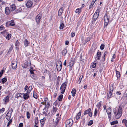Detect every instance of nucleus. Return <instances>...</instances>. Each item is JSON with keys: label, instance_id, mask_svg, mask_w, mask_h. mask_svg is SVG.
Returning a JSON list of instances; mask_svg holds the SVG:
<instances>
[{"label": "nucleus", "instance_id": "f257e3e1", "mask_svg": "<svg viewBox=\"0 0 127 127\" xmlns=\"http://www.w3.org/2000/svg\"><path fill=\"white\" fill-rule=\"evenodd\" d=\"M113 111L115 115V118L117 119L120 118L122 114V110L121 106H119L118 110H117L116 108L114 109Z\"/></svg>", "mask_w": 127, "mask_h": 127}, {"label": "nucleus", "instance_id": "f03ea898", "mask_svg": "<svg viewBox=\"0 0 127 127\" xmlns=\"http://www.w3.org/2000/svg\"><path fill=\"white\" fill-rule=\"evenodd\" d=\"M104 19L105 23L104 25L106 26L108 24L109 19V13H106L104 16Z\"/></svg>", "mask_w": 127, "mask_h": 127}, {"label": "nucleus", "instance_id": "7ed1b4c3", "mask_svg": "<svg viewBox=\"0 0 127 127\" xmlns=\"http://www.w3.org/2000/svg\"><path fill=\"white\" fill-rule=\"evenodd\" d=\"M67 83L66 82L63 83L61 85L60 89L61 90V93L63 94L65 91Z\"/></svg>", "mask_w": 127, "mask_h": 127}, {"label": "nucleus", "instance_id": "20e7f679", "mask_svg": "<svg viewBox=\"0 0 127 127\" xmlns=\"http://www.w3.org/2000/svg\"><path fill=\"white\" fill-rule=\"evenodd\" d=\"M13 109L12 108H10L6 115V117L8 120H9L10 119L13 112Z\"/></svg>", "mask_w": 127, "mask_h": 127}, {"label": "nucleus", "instance_id": "39448f33", "mask_svg": "<svg viewBox=\"0 0 127 127\" xmlns=\"http://www.w3.org/2000/svg\"><path fill=\"white\" fill-rule=\"evenodd\" d=\"M73 124V120L71 119H69L66 121V125L67 127H70L72 126Z\"/></svg>", "mask_w": 127, "mask_h": 127}, {"label": "nucleus", "instance_id": "423d86ee", "mask_svg": "<svg viewBox=\"0 0 127 127\" xmlns=\"http://www.w3.org/2000/svg\"><path fill=\"white\" fill-rule=\"evenodd\" d=\"M84 115L88 114L89 116L91 117L92 116V113L91 111L90 108H89L88 109L85 110L83 113Z\"/></svg>", "mask_w": 127, "mask_h": 127}, {"label": "nucleus", "instance_id": "0eeeda50", "mask_svg": "<svg viewBox=\"0 0 127 127\" xmlns=\"http://www.w3.org/2000/svg\"><path fill=\"white\" fill-rule=\"evenodd\" d=\"M106 111L108 114V117L109 119V121H110V120L111 119L112 116L111 109V108L109 107L106 109Z\"/></svg>", "mask_w": 127, "mask_h": 127}, {"label": "nucleus", "instance_id": "6e6552de", "mask_svg": "<svg viewBox=\"0 0 127 127\" xmlns=\"http://www.w3.org/2000/svg\"><path fill=\"white\" fill-rule=\"evenodd\" d=\"M1 33L3 34L4 36L5 35H7V36L6 37V38L7 39L9 40L11 37V34L6 32V30H5L3 31L2 32H1Z\"/></svg>", "mask_w": 127, "mask_h": 127}, {"label": "nucleus", "instance_id": "1a4fd4ad", "mask_svg": "<svg viewBox=\"0 0 127 127\" xmlns=\"http://www.w3.org/2000/svg\"><path fill=\"white\" fill-rule=\"evenodd\" d=\"M17 62L15 60H13L11 62V65L12 68L14 69H16L17 67Z\"/></svg>", "mask_w": 127, "mask_h": 127}, {"label": "nucleus", "instance_id": "9d476101", "mask_svg": "<svg viewBox=\"0 0 127 127\" xmlns=\"http://www.w3.org/2000/svg\"><path fill=\"white\" fill-rule=\"evenodd\" d=\"M56 67L58 71H60L61 70L62 68V63L61 61L58 62V63L57 64Z\"/></svg>", "mask_w": 127, "mask_h": 127}, {"label": "nucleus", "instance_id": "9b49d317", "mask_svg": "<svg viewBox=\"0 0 127 127\" xmlns=\"http://www.w3.org/2000/svg\"><path fill=\"white\" fill-rule=\"evenodd\" d=\"M42 16V13H39L38 14L36 17L35 19L36 22L37 24L39 23L40 22V19Z\"/></svg>", "mask_w": 127, "mask_h": 127}, {"label": "nucleus", "instance_id": "f8f14e48", "mask_svg": "<svg viewBox=\"0 0 127 127\" xmlns=\"http://www.w3.org/2000/svg\"><path fill=\"white\" fill-rule=\"evenodd\" d=\"M32 4L33 3L32 1L30 0H28L26 3V5L27 8H29L32 6Z\"/></svg>", "mask_w": 127, "mask_h": 127}, {"label": "nucleus", "instance_id": "ddd939ff", "mask_svg": "<svg viewBox=\"0 0 127 127\" xmlns=\"http://www.w3.org/2000/svg\"><path fill=\"white\" fill-rule=\"evenodd\" d=\"M57 108L53 106L50 112V113H49V114L52 115L54 114L57 110Z\"/></svg>", "mask_w": 127, "mask_h": 127}, {"label": "nucleus", "instance_id": "4468645a", "mask_svg": "<svg viewBox=\"0 0 127 127\" xmlns=\"http://www.w3.org/2000/svg\"><path fill=\"white\" fill-rule=\"evenodd\" d=\"M101 52H99V50H98L97 53L96 57V59L99 60L101 57Z\"/></svg>", "mask_w": 127, "mask_h": 127}, {"label": "nucleus", "instance_id": "2eb2a0df", "mask_svg": "<svg viewBox=\"0 0 127 127\" xmlns=\"http://www.w3.org/2000/svg\"><path fill=\"white\" fill-rule=\"evenodd\" d=\"M10 10L8 7H6L5 9V12L6 15H9L10 13Z\"/></svg>", "mask_w": 127, "mask_h": 127}, {"label": "nucleus", "instance_id": "dca6fc26", "mask_svg": "<svg viewBox=\"0 0 127 127\" xmlns=\"http://www.w3.org/2000/svg\"><path fill=\"white\" fill-rule=\"evenodd\" d=\"M10 10L11 11H13L16 9V7L14 4H13L10 5Z\"/></svg>", "mask_w": 127, "mask_h": 127}, {"label": "nucleus", "instance_id": "f3484780", "mask_svg": "<svg viewBox=\"0 0 127 127\" xmlns=\"http://www.w3.org/2000/svg\"><path fill=\"white\" fill-rule=\"evenodd\" d=\"M75 59L74 58H71V61L69 63V66L71 67L73 66V64L74 63Z\"/></svg>", "mask_w": 127, "mask_h": 127}, {"label": "nucleus", "instance_id": "a211bd4d", "mask_svg": "<svg viewBox=\"0 0 127 127\" xmlns=\"http://www.w3.org/2000/svg\"><path fill=\"white\" fill-rule=\"evenodd\" d=\"M64 11V9L63 7H61L59 9L58 11V15L59 16H61Z\"/></svg>", "mask_w": 127, "mask_h": 127}, {"label": "nucleus", "instance_id": "6ab92c4d", "mask_svg": "<svg viewBox=\"0 0 127 127\" xmlns=\"http://www.w3.org/2000/svg\"><path fill=\"white\" fill-rule=\"evenodd\" d=\"M112 92L110 91L108 92L107 94V98L108 99L111 98L112 97Z\"/></svg>", "mask_w": 127, "mask_h": 127}, {"label": "nucleus", "instance_id": "aec40b11", "mask_svg": "<svg viewBox=\"0 0 127 127\" xmlns=\"http://www.w3.org/2000/svg\"><path fill=\"white\" fill-rule=\"evenodd\" d=\"M23 94V96L24 99L25 100L27 99L29 97V96L28 94L26 93Z\"/></svg>", "mask_w": 127, "mask_h": 127}, {"label": "nucleus", "instance_id": "412c9836", "mask_svg": "<svg viewBox=\"0 0 127 127\" xmlns=\"http://www.w3.org/2000/svg\"><path fill=\"white\" fill-rule=\"evenodd\" d=\"M46 120V119L44 118L43 119H41L40 120L41 123V126H43L44 125L45 121Z\"/></svg>", "mask_w": 127, "mask_h": 127}, {"label": "nucleus", "instance_id": "4be33fe9", "mask_svg": "<svg viewBox=\"0 0 127 127\" xmlns=\"http://www.w3.org/2000/svg\"><path fill=\"white\" fill-rule=\"evenodd\" d=\"M81 114V112L80 111L77 114L76 116V118L77 120L79 119L80 118V116Z\"/></svg>", "mask_w": 127, "mask_h": 127}, {"label": "nucleus", "instance_id": "5701e85b", "mask_svg": "<svg viewBox=\"0 0 127 127\" xmlns=\"http://www.w3.org/2000/svg\"><path fill=\"white\" fill-rule=\"evenodd\" d=\"M4 101H5V104H6V102L8 101H9V96H8L5 97L3 99Z\"/></svg>", "mask_w": 127, "mask_h": 127}, {"label": "nucleus", "instance_id": "b1692460", "mask_svg": "<svg viewBox=\"0 0 127 127\" xmlns=\"http://www.w3.org/2000/svg\"><path fill=\"white\" fill-rule=\"evenodd\" d=\"M82 9V7L76 9L75 11V12L76 13H78V14H79L81 12Z\"/></svg>", "mask_w": 127, "mask_h": 127}, {"label": "nucleus", "instance_id": "393cba45", "mask_svg": "<svg viewBox=\"0 0 127 127\" xmlns=\"http://www.w3.org/2000/svg\"><path fill=\"white\" fill-rule=\"evenodd\" d=\"M30 76L33 79L36 80L37 79V78L36 75L34 74L30 75Z\"/></svg>", "mask_w": 127, "mask_h": 127}, {"label": "nucleus", "instance_id": "a878e982", "mask_svg": "<svg viewBox=\"0 0 127 127\" xmlns=\"http://www.w3.org/2000/svg\"><path fill=\"white\" fill-rule=\"evenodd\" d=\"M76 92V90L74 88H73L72 89V91L71 92V93L72 94V96H73L74 97L75 96Z\"/></svg>", "mask_w": 127, "mask_h": 127}, {"label": "nucleus", "instance_id": "bb28decb", "mask_svg": "<svg viewBox=\"0 0 127 127\" xmlns=\"http://www.w3.org/2000/svg\"><path fill=\"white\" fill-rule=\"evenodd\" d=\"M34 121L35 122L34 125H37L38 123L39 122L38 117H36L35 118Z\"/></svg>", "mask_w": 127, "mask_h": 127}, {"label": "nucleus", "instance_id": "cd10ccee", "mask_svg": "<svg viewBox=\"0 0 127 127\" xmlns=\"http://www.w3.org/2000/svg\"><path fill=\"white\" fill-rule=\"evenodd\" d=\"M96 0H93L89 7V9H90L92 7L94 3Z\"/></svg>", "mask_w": 127, "mask_h": 127}, {"label": "nucleus", "instance_id": "c85d7f7f", "mask_svg": "<svg viewBox=\"0 0 127 127\" xmlns=\"http://www.w3.org/2000/svg\"><path fill=\"white\" fill-rule=\"evenodd\" d=\"M116 75V76L118 79L120 77V72L117 71V70L115 71Z\"/></svg>", "mask_w": 127, "mask_h": 127}, {"label": "nucleus", "instance_id": "c756f323", "mask_svg": "<svg viewBox=\"0 0 127 127\" xmlns=\"http://www.w3.org/2000/svg\"><path fill=\"white\" fill-rule=\"evenodd\" d=\"M100 12V10L99 9L97 10L96 12L95 13L94 15L98 17Z\"/></svg>", "mask_w": 127, "mask_h": 127}, {"label": "nucleus", "instance_id": "7c9ffc66", "mask_svg": "<svg viewBox=\"0 0 127 127\" xmlns=\"http://www.w3.org/2000/svg\"><path fill=\"white\" fill-rule=\"evenodd\" d=\"M64 26V23L63 22H61L60 24L59 28L60 29L62 30L63 29Z\"/></svg>", "mask_w": 127, "mask_h": 127}, {"label": "nucleus", "instance_id": "2f4dec72", "mask_svg": "<svg viewBox=\"0 0 127 127\" xmlns=\"http://www.w3.org/2000/svg\"><path fill=\"white\" fill-rule=\"evenodd\" d=\"M10 21V26H14L15 25V23L14 22V21L13 20H11Z\"/></svg>", "mask_w": 127, "mask_h": 127}, {"label": "nucleus", "instance_id": "473e14b6", "mask_svg": "<svg viewBox=\"0 0 127 127\" xmlns=\"http://www.w3.org/2000/svg\"><path fill=\"white\" fill-rule=\"evenodd\" d=\"M27 64L25 65L24 67L26 68L28 66H30L31 65V61L30 60L27 61Z\"/></svg>", "mask_w": 127, "mask_h": 127}, {"label": "nucleus", "instance_id": "72a5a7b5", "mask_svg": "<svg viewBox=\"0 0 127 127\" xmlns=\"http://www.w3.org/2000/svg\"><path fill=\"white\" fill-rule=\"evenodd\" d=\"M113 90V87L112 85H111L109 86V92L110 91L112 92Z\"/></svg>", "mask_w": 127, "mask_h": 127}, {"label": "nucleus", "instance_id": "f704fd0d", "mask_svg": "<svg viewBox=\"0 0 127 127\" xmlns=\"http://www.w3.org/2000/svg\"><path fill=\"white\" fill-rule=\"evenodd\" d=\"M24 45L25 46V47H27L29 44V41H28L27 40L25 39L24 42Z\"/></svg>", "mask_w": 127, "mask_h": 127}, {"label": "nucleus", "instance_id": "c9c22d12", "mask_svg": "<svg viewBox=\"0 0 127 127\" xmlns=\"http://www.w3.org/2000/svg\"><path fill=\"white\" fill-rule=\"evenodd\" d=\"M45 104L47 109H48V108H49L50 105V102L47 101L45 103Z\"/></svg>", "mask_w": 127, "mask_h": 127}, {"label": "nucleus", "instance_id": "e433bc0d", "mask_svg": "<svg viewBox=\"0 0 127 127\" xmlns=\"http://www.w3.org/2000/svg\"><path fill=\"white\" fill-rule=\"evenodd\" d=\"M47 110L46 111V108H44L43 110V114L46 115H47Z\"/></svg>", "mask_w": 127, "mask_h": 127}, {"label": "nucleus", "instance_id": "4c0bfd02", "mask_svg": "<svg viewBox=\"0 0 127 127\" xmlns=\"http://www.w3.org/2000/svg\"><path fill=\"white\" fill-rule=\"evenodd\" d=\"M67 51L66 49H65L64 50H63L61 52L63 55L65 56L66 54L67 53Z\"/></svg>", "mask_w": 127, "mask_h": 127}, {"label": "nucleus", "instance_id": "58836bf2", "mask_svg": "<svg viewBox=\"0 0 127 127\" xmlns=\"http://www.w3.org/2000/svg\"><path fill=\"white\" fill-rule=\"evenodd\" d=\"M63 97V95L62 94L60 95L58 97V100L59 101H61Z\"/></svg>", "mask_w": 127, "mask_h": 127}, {"label": "nucleus", "instance_id": "ea45409f", "mask_svg": "<svg viewBox=\"0 0 127 127\" xmlns=\"http://www.w3.org/2000/svg\"><path fill=\"white\" fill-rule=\"evenodd\" d=\"M22 94L21 93H18L16 95L15 98H18L19 97H21V96Z\"/></svg>", "mask_w": 127, "mask_h": 127}, {"label": "nucleus", "instance_id": "a19ab883", "mask_svg": "<svg viewBox=\"0 0 127 127\" xmlns=\"http://www.w3.org/2000/svg\"><path fill=\"white\" fill-rule=\"evenodd\" d=\"M122 122L124 123L126 127H127V121L126 119H123L122 121Z\"/></svg>", "mask_w": 127, "mask_h": 127}, {"label": "nucleus", "instance_id": "79ce46f5", "mask_svg": "<svg viewBox=\"0 0 127 127\" xmlns=\"http://www.w3.org/2000/svg\"><path fill=\"white\" fill-rule=\"evenodd\" d=\"M56 116L57 117L56 118V119L57 120L56 122V125L57 124V123L58 122L59 120V119L60 118L59 117V114H57L56 115Z\"/></svg>", "mask_w": 127, "mask_h": 127}, {"label": "nucleus", "instance_id": "37998d69", "mask_svg": "<svg viewBox=\"0 0 127 127\" xmlns=\"http://www.w3.org/2000/svg\"><path fill=\"white\" fill-rule=\"evenodd\" d=\"M98 111V110L96 108L94 112V116H95V117L96 116H97V115Z\"/></svg>", "mask_w": 127, "mask_h": 127}, {"label": "nucleus", "instance_id": "c03bdc74", "mask_svg": "<svg viewBox=\"0 0 127 127\" xmlns=\"http://www.w3.org/2000/svg\"><path fill=\"white\" fill-rule=\"evenodd\" d=\"M101 102L100 101V102H99L96 105V106L98 108V110L99 109L101 106Z\"/></svg>", "mask_w": 127, "mask_h": 127}, {"label": "nucleus", "instance_id": "a18cd8bd", "mask_svg": "<svg viewBox=\"0 0 127 127\" xmlns=\"http://www.w3.org/2000/svg\"><path fill=\"white\" fill-rule=\"evenodd\" d=\"M118 123V121L117 120L113 121L111 122L110 124L111 125H113L115 124H117Z\"/></svg>", "mask_w": 127, "mask_h": 127}, {"label": "nucleus", "instance_id": "49530a36", "mask_svg": "<svg viewBox=\"0 0 127 127\" xmlns=\"http://www.w3.org/2000/svg\"><path fill=\"white\" fill-rule=\"evenodd\" d=\"M83 76L82 75H81L80 76L79 78L77 81V82L79 84H80V83L82 79V78H83Z\"/></svg>", "mask_w": 127, "mask_h": 127}, {"label": "nucleus", "instance_id": "de8ad7c7", "mask_svg": "<svg viewBox=\"0 0 127 127\" xmlns=\"http://www.w3.org/2000/svg\"><path fill=\"white\" fill-rule=\"evenodd\" d=\"M7 79L6 78L4 77L3 78L2 80V83L4 84V83L7 81Z\"/></svg>", "mask_w": 127, "mask_h": 127}, {"label": "nucleus", "instance_id": "09e8293b", "mask_svg": "<svg viewBox=\"0 0 127 127\" xmlns=\"http://www.w3.org/2000/svg\"><path fill=\"white\" fill-rule=\"evenodd\" d=\"M48 98H44V101L41 102V104H45V103L48 100Z\"/></svg>", "mask_w": 127, "mask_h": 127}, {"label": "nucleus", "instance_id": "8fccbe9b", "mask_svg": "<svg viewBox=\"0 0 127 127\" xmlns=\"http://www.w3.org/2000/svg\"><path fill=\"white\" fill-rule=\"evenodd\" d=\"M92 67L93 68H95L96 65V64L95 63H91Z\"/></svg>", "mask_w": 127, "mask_h": 127}, {"label": "nucleus", "instance_id": "3c124183", "mask_svg": "<svg viewBox=\"0 0 127 127\" xmlns=\"http://www.w3.org/2000/svg\"><path fill=\"white\" fill-rule=\"evenodd\" d=\"M26 115L27 118L29 119L30 117V114L29 112L28 111H27L26 113Z\"/></svg>", "mask_w": 127, "mask_h": 127}, {"label": "nucleus", "instance_id": "603ef678", "mask_svg": "<svg viewBox=\"0 0 127 127\" xmlns=\"http://www.w3.org/2000/svg\"><path fill=\"white\" fill-rule=\"evenodd\" d=\"M98 17L95 16L94 15L93 18V21H95L97 19Z\"/></svg>", "mask_w": 127, "mask_h": 127}, {"label": "nucleus", "instance_id": "864d4df0", "mask_svg": "<svg viewBox=\"0 0 127 127\" xmlns=\"http://www.w3.org/2000/svg\"><path fill=\"white\" fill-rule=\"evenodd\" d=\"M107 51H106L104 53L103 55L104 57V59H103L102 60L103 61H104L105 60V55L107 54Z\"/></svg>", "mask_w": 127, "mask_h": 127}, {"label": "nucleus", "instance_id": "5fc2aeb1", "mask_svg": "<svg viewBox=\"0 0 127 127\" xmlns=\"http://www.w3.org/2000/svg\"><path fill=\"white\" fill-rule=\"evenodd\" d=\"M93 123V121L92 120H90L89 121V122L88 123V126H91Z\"/></svg>", "mask_w": 127, "mask_h": 127}, {"label": "nucleus", "instance_id": "6e6d98bb", "mask_svg": "<svg viewBox=\"0 0 127 127\" xmlns=\"http://www.w3.org/2000/svg\"><path fill=\"white\" fill-rule=\"evenodd\" d=\"M33 97L35 99H37V97L36 94L35 92H33Z\"/></svg>", "mask_w": 127, "mask_h": 127}, {"label": "nucleus", "instance_id": "4d7b16f0", "mask_svg": "<svg viewBox=\"0 0 127 127\" xmlns=\"http://www.w3.org/2000/svg\"><path fill=\"white\" fill-rule=\"evenodd\" d=\"M104 48V45L103 44H102L100 46V49L101 50H103Z\"/></svg>", "mask_w": 127, "mask_h": 127}, {"label": "nucleus", "instance_id": "13d9d810", "mask_svg": "<svg viewBox=\"0 0 127 127\" xmlns=\"http://www.w3.org/2000/svg\"><path fill=\"white\" fill-rule=\"evenodd\" d=\"M5 2L2 0H0V6L3 5L5 3Z\"/></svg>", "mask_w": 127, "mask_h": 127}, {"label": "nucleus", "instance_id": "bf43d9fd", "mask_svg": "<svg viewBox=\"0 0 127 127\" xmlns=\"http://www.w3.org/2000/svg\"><path fill=\"white\" fill-rule=\"evenodd\" d=\"M13 48V46L11 45L10 48L9 49L8 52H10L12 50Z\"/></svg>", "mask_w": 127, "mask_h": 127}, {"label": "nucleus", "instance_id": "052dcab7", "mask_svg": "<svg viewBox=\"0 0 127 127\" xmlns=\"http://www.w3.org/2000/svg\"><path fill=\"white\" fill-rule=\"evenodd\" d=\"M4 70H2L0 72V78L2 76L4 72Z\"/></svg>", "mask_w": 127, "mask_h": 127}, {"label": "nucleus", "instance_id": "680f3d73", "mask_svg": "<svg viewBox=\"0 0 127 127\" xmlns=\"http://www.w3.org/2000/svg\"><path fill=\"white\" fill-rule=\"evenodd\" d=\"M0 30H3L5 29V28L2 25H1L0 26Z\"/></svg>", "mask_w": 127, "mask_h": 127}, {"label": "nucleus", "instance_id": "e2e57ef3", "mask_svg": "<svg viewBox=\"0 0 127 127\" xmlns=\"http://www.w3.org/2000/svg\"><path fill=\"white\" fill-rule=\"evenodd\" d=\"M6 25L7 27H8L9 26H10L9 21L6 22Z\"/></svg>", "mask_w": 127, "mask_h": 127}, {"label": "nucleus", "instance_id": "0e129e2a", "mask_svg": "<svg viewBox=\"0 0 127 127\" xmlns=\"http://www.w3.org/2000/svg\"><path fill=\"white\" fill-rule=\"evenodd\" d=\"M75 35V32H72L71 33V37H74Z\"/></svg>", "mask_w": 127, "mask_h": 127}, {"label": "nucleus", "instance_id": "69168bd1", "mask_svg": "<svg viewBox=\"0 0 127 127\" xmlns=\"http://www.w3.org/2000/svg\"><path fill=\"white\" fill-rule=\"evenodd\" d=\"M12 122V119H11L9 121L8 123V124L7 125V127H8L9 125Z\"/></svg>", "mask_w": 127, "mask_h": 127}, {"label": "nucleus", "instance_id": "338daca9", "mask_svg": "<svg viewBox=\"0 0 127 127\" xmlns=\"http://www.w3.org/2000/svg\"><path fill=\"white\" fill-rule=\"evenodd\" d=\"M90 40V38L89 37H87L85 39V42H87L88 41H89Z\"/></svg>", "mask_w": 127, "mask_h": 127}, {"label": "nucleus", "instance_id": "774afa93", "mask_svg": "<svg viewBox=\"0 0 127 127\" xmlns=\"http://www.w3.org/2000/svg\"><path fill=\"white\" fill-rule=\"evenodd\" d=\"M23 126V124L22 123H21L19 124L18 127H22Z\"/></svg>", "mask_w": 127, "mask_h": 127}]
</instances>
